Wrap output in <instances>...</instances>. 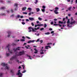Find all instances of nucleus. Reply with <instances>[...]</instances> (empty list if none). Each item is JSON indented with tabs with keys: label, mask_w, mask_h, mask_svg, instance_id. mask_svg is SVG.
I'll return each mask as SVG.
<instances>
[{
	"label": "nucleus",
	"mask_w": 77,
	"mask_h": 77,
	"mask_svg": "<svg viewBox=\"0 0 77 77\" xmlns=\"http://www.w3.org/2000/svg\"><path fill=\"white\" fill-rule=\"evenodd\" d=\"M1 65L2 66H5V69H7V70H9V67H8L7 65H8V64H5V63H2Z\"/></svg>",
	"instance_id": "1"
},
{
	"label": "nucleus",
	"mask_w": 77,
	"mask_h": 77,
	"mask_svg": "<svg viewBox=\"0 0 77 77\" xmlns=\"http://www.w3.org/2000/svg\"><path fill=\"white\" fill-rule=\"evenodd\" d=\"M30 29H32V32H36V31L35 30L34 28H32V27L30 26L28 28V29L29 30L28 31L29 32H32V30Z\"/></svg>",
	"instance_id": "2"
},
{
	"label": "nucleus",
	"mask_w": 77,
	"mask_h": 77,
	"mask_svg": "<svg viewBox=\"0 0 77 77\" xmlns=\"http://www.w3.org/2000/svg\"><path fill=\"white\" fill-rule=\"evenodd\" d=\"M55 10L54 11V13L55 14H59V12H57L58 11V10H59V8L58 7H56L55 8Z\"/></svg>",
	"instance_id": "3"
},
{
	"label": "nucleus",
	"mask_w": 77,
	"mask_h": 77,
	"mask_svg": "<svg viewBox=\"0 0 77 77\" xmlns=\"http://www.w3.org/2000/svg\"><path fill=\"white\" fill-rule=\"evenodd\" d=\"M67 24H69V23H70L69 24H75L76 23V21H69V19H68L67 22Z\"/></svg>",
	"instance_id": "4"
},
{
	"label": "nucleus",
	"mask_w": 77,
	"mask_h": 77,
	"mask_svg": "<svg viewBox=\"0 0 77 77\" xmlns=\"http://www.w3.org/2000/svg\"><path fill=\"white\" fill-rule=\"evenodd\" d=\"M18 73H17V75H18L19 76V77H22V75H23V74H22V73H21V72H20V70H19L18 71Z\"/></svg>",
	"instance_id": "5"
},
{
	"label": "nucleus",
	"mask_w": 77,
	"mask_h": 77,
	"mask_svg": "<svg viewBox=\"0 0 77 77\" xmlns=\"http://www.w3.org/2000/svg\"><path fill=\"white\" fill-rule=\"evenodd\" d=\"M24 54V51H23L22 52H19V54H18V56H22V55H23Z\"/></svg>",
	"instance_id": "6"
},
{
	"label": "nucleus",
	"mask_w": 77,
	"mask_h": 77,
	"mask_svg": "<svg viewBox=\"0 0 77 77\" xmlns=\"http://www.w3.org/2000/svg\"><path fill=\"white\" fill-rule=\"evenodd\" d=\"M11 47V46L9 45V44H8L7 46V48H8V51L11 54H12V51H10V50L9 49V47Z\"/></svg>",
	"instance_id": "7"
},
{
	"label": "nucleus",
	"mask_w": 77,
	"mask_h": 77,
	"mask_svg": "<svg viewBox=\"0 0 77 77\" xmlns=\"http://www.w3.org/2000/svg\"><path fill=\"white\" fill-rule=\"evenodd\" d=\"M17 48H16V49L15 48H14L13 49V50L14 51V52H16V51L17 50H20V47H18Z\"/></svg>",
	"instance_id": "8"
},
{
	"label": "nucleus",
	"mask_w": 77,
	"mask_h": 77,
	"mask_svg": "<svg viewBox=\"0 0 77 77\" xmlns=\"http://www.w3.org/2000/svg\"><path fill=\"white\" fill-rule=\"evenodd\" d=\"M59 24H65L66 23V21H64V22L61 21H59Z\"/></svg>",
	"instance_id": "9"
},
{
	"label": "nucleus",
	"mask_w": 77,
	"mask_h": 77,
	"mask_svg": "<svg viewBox=\"0 0 77 77\" xmlns=\"http://www.w3.org/2000/svg\"><path fill=\"white\" fill-rule=\"evenodd\" d=\"M34 42H35V40H30L28 42V44H30V43H31V42L33 43Z\"/></svg>",
	"instance_id": "10"
},
{
	"label": "nucleus",
	"mask_w": 77,
	"mask_h": 77,
	"mask_svg": "<svg viewBox=\"0 0 77 77\" xmlns=\"http://www.w3.org/2000/svg\"><path fill=\"white\" fill-rule=\"evenodd\" d=\"M8 35L7 36V37L8 38H9V37L11 35V32L10 31H8Z\"/></svg>",
	"instance_id": "11"
},
{
	"label": "nucleus",
	"mask_w": 77,
	"mask_h": 77,
	"mask_svg": "<svg viewBox=\"0 0 77 77\" xmlns=\"http://www.w3.org/2000/svg\"><path fill=\"white\" fill-rule=\"evenodd\" d=\"M16 55H15V56H14V57H12V58H11L10 59V60H13V59H16Z\"/></svg>",
	"instance_id": "12"
},
{
	"label": "nucleus",
	"mask_w": 77,
	"mask_h": 77,
	"mask_svg": "<svg viewBox=\"0 0 77 77\" xmlns=\"http://www.w3.org/2000/svg\"><path fill=\"white\" fill-rule=\"evenodd\" d=\"M29 20H30V21H33V20H34V18L33 17H29Z\"/></svg>",
	"instance_id": "13"
},
{
	"label": "nucleus",
	"mask_w": 77,
	"mask_h": 77,
	"mask_svg": "<svg viewBox=\"0 0 77 77\" xmlns=\"http://www.w3.org/2000/svg\"><path fill=\"white\" fill-rule=\"evenodd\" d=\"M34 50L35 51L34 52L35 54H36L37 53H38V50H37L36 48H35Z\"/></svg>",
	"instance_id": "14"
},
{
	"label": "nucleus",
	"mask_w": 77,
	"mask_h": 77,
	"mask_svg": "<svg viewBox=\"0 0 77 77\" xmlns=\"http://www.w3.org/2000/svg\"><path fill=\"white\" fill-rule=\"evenodd\" d=\"M6 9L5 7H2L1 8H0V9H2L3 10H4V9Z\"/></svg>",
	"instance_id": "15"
},
{
	"label": "nucleus",
	"mask_w": 77,
	"mask_h": 77,
	"mask_svg": "<svg viewBox=\"0 0 77 77\" xmlns=\"http://www.w3.org/2000/svg\"><path fill=\"white\" fill-rule=\"evenodd\" d=\"M26 9H27V8L26 7H23L22 8V10L23 11H25V10Z\"/></svg>",
	"instance_id": "16"
},
{
	"label": "nucleus",
	"mask_w": 77,
	"mask_h": 77,
	"mask_svg": "<svg viewBox=\"0 0 77 77\" xmlns=\"http://www.w3.org/2000/svg\"><path fill=\"white\" fill-rule=\"evenodd\" d=\"M6 55L7 57H8V56H9L10 54L9 53H6Z\"/></svg>",
	"instance_id": "17"
},
{
	"label": "nucleus",
	"mask_w": 77,
	"mask_h": 77,
	"mask_svg": "<svg viewBox=\"0 0 77 77\" xmlns=\"http://www.w3.org/2000/svg\"><path fill=\"white\" fill-rule=\"evenodd\" d=\"M36 12H39V11H40V9L39 8H36Z\"/></svg>",
	"instance_id": "18"
},
{
	"label": "nucleus",
	"mask_w": 77,
	"mask_h": 77,
	"mask_svg": "<svg viewBox=\"0 0 77 77\" xmlns=\"http://www.w3.org/2000/svg\"><path fill=\"white\" fill-rule=\"evenodd\" d=\"M71 8H72V7H70L68 8V11H71Z\"/></svg>",
	"instance_id": "19"
},
{
	"label": "nucleus",
	"mask_w": 77,
	"mask_h": 77,
	"mask_svg": "<svg viewBox=\"0 0 77 77\" xmlns=\"http://www.w3.org/2000/svg\"><path fill=\"white\" fill-rule=\"evenodd\" d=\"M48 46H45V48L47 50H48Z\"/></svg>",
	"instance_id": "20"
},
{
	"label": "nucleus",
	"mask_w": 77,
	"mask_h": 77,
	"mask_svg": "<svg viewBox=\"0 0 77 77\" xmlns=\"http://www.w3.org/2000/svg\"><path fill=\"white\" fill-rule=\"evenodd\" d=\"M27 56L28 57H29V58L30 59H31V60H32V58H31V56H29V55H27Z\"/></svg>",
	"instance_id": "21"
},
{
	"label": "nucleus",
	"mask_w": 77,
	"mask_h": 77,
	"mask_svg": "<svg viewBox=\"0 0 77 77\" xmlns=\"http://www.w3.org/2000/svg\"><path fill=\"white\" fill-rule=\"evenodd\" d=\"M39 28H40L39 27H38L37 28H35L34 29V30H37L38 29H39Z\"/></svg>",
	"instance_id": "22"
},
{
	"label": "nucleus",
	"mask_w": 77,
	"mask_h": 77,
	"mask_svg": "<svg viewBox=\"0 0 77 77\" xmlns=\"http://www.w3.org/2000/svg\"><path fill=\"white\" fill-rule=\"evenodd\" d=\"M43 26V25L42 24H37V26Z\"/></svg>",
	"instance_id": "23"
},
{
	"label": "nucleus",
	"mask_w": 77,
	"mask_h": 77,
	"mask_svg": "<svg viewBox=\"0 0 77 77\" xmlns=\"http://www.w3.org/2000/svg\"><path fill=\"white\" fill-rule=\"evenodd\" d=\"M50 33L49 32H47L45 33V35H50Z\"/></svg>",
	"instance_id": "24"
},
{
	"label": "nucleus",
	"mask_w": 77,
	"mask_h": 77,
	"mask_svg": "<svg viewBox=\"0 0 77 77\" xmlns=\"http://www.w3.org/2000/svg\"><path fill=\"white\" fill-rule=\"evenodd\" d=\"M11 45H12L13 46H15V45H16V44L14 43H13L11 44Z\"/></svg>",
	"instance_id": "25"
},
{
	"label": "nucleus",
	"mask_w": 77,
	"mask_h": 77,
	"mask_svg": "<svg viewBox=\"0 0 77 77\" xmlns=\"http://www.w3.org/2000/svg\"><path fill=\"white\" fill-rule=\"evenodd\" d=\"M38 19L40 21H41V20H42V18H41V17H38Z\"/></svg>",
	"instance_id": "26"
},
{
	"label": "nucleus",
	"mask_w": 77,
	"mask_h": 77,
	"mask_svg": "<svg viewBox=\"0 0 77 77\" xmlns=\"http://www.w3.org/2000/svg\"><path fill=\"white\" fill-rule=\"evenodd\" d=\"M42 11L43 12H45V9H41Z\"/></svg>",
	"instance_id": "27"
},
{
	"label": "nucleus",
	"mask_w": 77,
	"mask_h": 77,
	"mask_svg": "<svg viewBox=\"0 0 77 77\" xmlns=\"http://www.w3.org/2000/svg\"><path fill=\"white\" fill-rule=\"evenodd\" d=\"M14 6H16V7H18V4H15L14 5Z\"/></svg>",
	"instance_id": "28"
},
{
	"label": "nucleus",
	"mask_w": 77,
	"mask_h": 77,
	"mask_svg": "<svg viewBox=\"0 0 77 77\" xmlns=\"http://www.w3.org/2000/svg\"><path fill=\"white\" fill-rule=\"evenodd\" d=\"M71 21H74V19H73V18L72 17L71 18Z\"/></svg>",
	"instance_id": "29"
},
{
	"label": "nucleus",
	"mask_w": 77,
	"mask_h": 77,
	"mask_svg": "<svg viewBox=\"0 0 77 77\" xmlns=\"http://www.w3.org/2000/svg\"><path fill=\"white\" fill-rule=\"evenodd\" d=\"M20 41L22 42L25 41V40L24 39H21Z\"/></svg>",
	"instance_id": "30"
},
{
	"label": "nucleus",
	"mask_w": 77,
	"mask_h": 77,
	"mask_svg": "<svg viewBox=\"0 0 77 77\" xmlns=\"http://www.w3.org/2000/svg\"><path fill=\"white\" fill-rule=\"evenodd\" d=\"M23 14H25V15H27V13L26 12H23Z\"/></svg>",
	"instance_id": "31"
},
{
	"label": "nucleus",
	"mask_w": 77,
	"mask_h": 77,
	"mask_svg": "<svg viewBox=\"0 0 77 77\" xmlns=\"http://www.w3.org/2000/svg\"><path fill=\"white\" fill-rule=\"evenodd\" d=\"M26 38H27V39H31V38L28 37V36H26Z\"/></svg>",
	"instance_id": "32"
},
{
	"label": "nucleus",
	"mask_w": 77,
	"mask_h": 77,
	"mask_svg": "<svg viewBox=\"0 0 77 77\" xmlns=\"http://www.w3.org/2000/svg\"><path fill=\"white\" fill-rule=\"evenodd\" d=\"M44 28H42L40 29V30L41 31H42V30H44Z\"/></svg>",
	"instance_id": "33"
},
{
	"label": "nucleus",
	"mask_w": 77,
	"mask_h": 77,
	"mask_svg": "<svg viewBox=\"0 0 77 77\" xmlns=\"http://www.w3.org/2000/svg\"><path fill=\"white\" fill-rule=\"evenodd\" d=\"M47 26V24H46V23L45 24H44L45 28V27H46Z\"/></svg>",
	"instance_id": "34"
},
{
	"label": "nucleus",
	"mask_w": 77,
	"mask_h": 77,
	"mask_svg": "<svg viewBox=\"0 0 77 77\" xmlns=\"http://www.w3.org/2000/svg\"><path fill=\"white\" fill-rule=\"evenodd\" d=\"M42 8H43V9H45V6L44 5V6H42Z\"/></svg>",
	"instance_id": "35"
},
{
	"label": "nucleus",
	"mask_w": 77,
	"mask_h": 77,
	"mask_svg": "<svg viewBox=\"0 0 77 77\" xmlns=\"http://www.w3.org/2000/svg\"><path fill=\"white\" fill-rule=\"evenodd\" d=\"M14 16V14H12V15L10 16V17H13Z\"/></svg>",
	"instance_id": "36"
},
{
	"label": "nucleus",
	"mask_w": 77,
	"mask_h": 77,
	"mask_svg": "<svg viewBox=\"0 0 77 77\" xmlns=\"http://www.w3.org/2000/svg\"><path fill=\"white\" fill-rule=\"evenodd\" d=\"M40 44H42V43L43 42V40H40Z\"/></svg>",
	"instance_id": "37"
},
{
	"label": "nucleus",
	"mask_w": 77,
	"mask_h": 77,
	"mask_svg": "<svg viewBox=\"0 0 77 77\" xmlns=\"http://www.w3.org/2000/svg\"><path fill=\"white\" fill-rule=\"evenodd\" d=\"M3 75V74L0 73V77H2V75Z\"/></svg>",
	"instance_id": "38"
},
{
	"label": "nucleus",
	"mask_w": 77,
	"mask_h": 77,
	"mask_svg": "<svg viewBox=\"0 0 77 77\" xmlns=\"http://www.w3.org/2000/svg\"><path fill=\"white\" fill-rule=\"evenodd\" d=\"M17 53H18V51H17V52L16 53H15V56H16V57L18 56V55H17Z\"/></svg>",
	"instance_id": "39"
},
{
	"label": "nucleus",
	"mask_w": 77,
	"mask_h": 77,
	"mask_svg": "<svg viewBox=\"0 0 77 77\" xmlns=\"http://www.w3.org/2000/svg\"><path fill=\"white\" fill-rule=\"evenodd\" d=\"M38 2V0H35V4H37V2Z\"/></svg>",
	"instance_id": "40"
},
{
	"label": "nucleus",
	"mask_w": 77,
	"mask_h": 77,
	"mask_svg": "<svg viewBox=\"0 0 77 77\" xmlns=\"http://www.w3.org/2000/svg\"><path fill=\"white\" fill-rule=\"evenodd\" d=\"M54 31H53L51 32V34H53V33H54Z\"/></svg>",
	"instance_id": "41"
},
{
	"label": "nucleus",
	"mask_w": 77,
	"mask_h": 77,
	"mask_svg": "<svg viewBox=\"0 0 77 77\" xmlns=\"http://www.w3.org/2000/svg\"><path fill=\"white\" fill-rule=\"evenodd\" d=\"M28 10H29V11H31V10H32V8H28Z\"/></svg>",
	"instance_id": "42"
},
{
	"label": "nucleus",
	"mask_w": 77,
	"mask_h": 77,
	"mask_svg": "<svg viewBox=\"0 0 77 77\" xmlns=\"http://www.w3.org/2000/svg\"><path fill=\"white\" fill-rule=\"evenodd\" d=\"M49 30L50 31H51L53 30V29H52V28H50L49 29Z\"/></svg>",
	"instance_id": "43"
},
{
	"label": "nucleus",
	"mask_w": 77,
	"mask_h": 77,
	"mask_svg": "<svg viewBox=\"0 0 77 77\" xmlns=\"http://www.w3.org/2000/svg\"><path fill=\"white\" fill-rule=\"evenodd\" d=\"M22 24H23V25H24V24H26V23H25L24 22H22Z\"/></svg>",
	"instance_id": "44"
},
{
	"label": "nucleus",
	"mask_w": 77,
	"mask_h": 77,
	"mask_svg": "<svg viewBox=\"0 0 77 77\" xmlns=\"http://www.w3.org/2000/svg\"><path fill=\"white\" fill-rule=\"evenodd\" d=\"M11 13H13V12H14V11L12 9L11 10Z\"/></svg>",
	"instance_id": "45"
},
{
	"label": "nucleus",
	"mask_w": 77,
	"mask_h": 77,
	"mask_svg": "<svg viewBox=\"0 0 77 77\" xmlns=\"http://www.w3.org/2000/svg\"><path fill=\"white\" fill-rule=\"evenodd\" d=\"M31 25L32 26H34V24L33 23H31Z\"/></svg>",
	"instance_id": "46"
},
{
	"label": "nucleus",
	"mask_w": 77,
	"mask_h": 77,
	"mask_svg": "<svg viewBox=\"0 0 77 77\" xmlns=\"http://www.w3.org/2000/svg\"><path fill=\"white\" fill-rule=\"evenodd\" d=\"M39 38L37 39V41H36V42H39Z\"/></svg>",
	"instance_id": "47"
},
{
	"label": "nucleus",
	"mask_w": 77,
	"mask_h": 77,
	"mask_svg": "<svg viewBox=\"0 0 77 77\" xmlns=\"http://www.w3.org/2000/svg\"><path fill=\"white\" fill-rule=\"evenodd\" d=\"M40 54H44V52H40Z\"/></svg>",
	"instance_id": "48"
},
{
	"label": "nucleus",
	"mask_w": 77,
	"mask_h": 77,
	"mask_svg": "<svg viewBox=\"0 0 77 77\" xmlns=\"http://www.w3.org/2000/svg\"><path fill=\"white\" fill-rule=\"evenodd\" d=\"M26 21L28 22V21H29V19H26Z\"/></svg>",
	"instance_id": "49"
},
{
	"label": "nucleus",
	"mask_w": 77,
	"mask_h": 77,
	"mask_svg": "<svg viewBox=\"0 0 77 77\" xmlns=\"http://www.w3.org/2000/svg\"><path fill=\"white\" fill-rule=\"evenodd\" d=\"M1 15H5V14L2 13L1 14Z\"/></svg>",
	"instance_id": "50"
},
{
	"label": "nucleus",
	"mask_w": 77,
	"mask_h": 77,
	"mask_svg": "<svg viewBox=\"0 0 77 77\" xmlns=\"http://www.w3.org/2000/svg\"><path fill=\"white\" fill-rule=\"evenodd\" d=\"M59 24H54V26H58Z\"/></svg>",
	"instance_id": "51"
},
{
	"label": "nucleus",
	"mask_w": 77,
	"mask_h": 77,
	"mask_svg": "<svg viewBox=\"0 0 77 77\" xmlns=\"http://www.w3.org/2000/svg\"><path fill=\"white\" fill-rule=\"evenodd\" d=\"M26 70H24L22 72V73H24V72H26Z\"/></svg>",
	"instance_id": "52"
},
{
	"label": "nucleus",
	"mask_w": 77,
	"mask_h": 77,
	"mask_svg": "<svg viewBox=\"0 0 77 77\" xmlns=\"http://www.w3.org/2000/svg\"><path fill=\"white\" fill-rule=\"evenodd\" d=\"M65 18H63V21H65Z\"/></svg>",
	"instance_id": "53"
},
{
	"label": "nucleus",
	"mask_w": 77,
	"mask_h": 77,
	"mask_svg": "<svg viewBox=\"0 0 77 77\" xmlns=\"http://www.w3.org/2000/svg\"><path fill=\"white\" fill-rule=\"evenodd\" d=\"M28 15L29 16L31 15V12H30L28 14Z\"/></svg>",
	"instance_id": "54"
},
{
	"label": "nucleus",
	"mask_w": 77,
	"mask_h": 77,
	"mask_svg": "<svg viewBox=\"0 0 77 77\" xmlns=\"http://www.w3.org/2000/svg\"><path fill=\"white\" fill-rule=\"evenodd\" d=\"M20 15H18L17 18H20Z\"/></svg>",
	"instance_id": "55"
},
{
	"label": "nucleus",
	"mask_w": 77,
	"mask_h": 77,
	"mask_svg": "<svg viewBox=\"0 0 77 77\" xmlns=\"http://www.w3.org/2000/svg\"><path fill=\"white\" fill-rule=\"evenodd\" d=\"M6 11L8 13H9V10H7Z\"/></svg>",
	"instance_id": "56"
},
{
	"label": "nucleus",
	"mask_w": 77,
	"mask_h": 77,
	"mask_svg": "<svg viewBox=\"0 0 77 77\" xmlns=\"http://www.w3.org/2000/svg\"><path fill=\"white\" fill-rule=\"evenodd\" d=\"M14 10L15 11H17V10H18V8H16L14 9Z\"/></svg>",
	"instance_id": "57"
},
{
	"label": "nucleus",
	"mask_w": 77,
	"mask_h": 77,
	"mask_svg": "<svg viewBox=\"0 0 77 77\" xmlns=\"http://www.w3.org/2000/svg\"><path fill=\"white\" fill-rule=\"evenodd\" d=\"M51 24L52 25H53V24H54L53 22H51Z\"/></svg>",
	"instance_id": "58"
},
{
	"label": "nucleus",
	"mask_w": 77,
	"mask_h": 77,
	"mask_svg": "<svg viewBox=\"0 0 77 77\" xmlns=\"http://www.w3.org/2000/svg\"><path fill=\"white\" fill-rule=\"evenodd\" d=\"M25 47L26 48V49H29V48L27 47V46H25Z\"/></svg>",
	"instance_id": "59"
},
{
	"label": "nucleus",
	"mask_w": 77,
	"mask_h": 77,
	"mask_svg": "<svg viewBox=\"0 0 77 77\" xmlns=\"http://www.w3.org/2000/svg\"><path fill=\"white\" fill-rule=\"evenodd\" d=\"M41 51H42V52H43V51H44V49H41Z\"/></svg>",
	"instance_id": "60"
},
{
	"label": "nucleus",
	"mask_w": 77,
	"mask_h": 77,
	"mask_svg": "<svg viewBox=\"0 0 77 77\" xmlns=\"http://www.w3.org/2000/svg\"><path fill=\"white\" fill-rule=\"evenodd\" d=\"M39 21L37 20V21H36V23H37V24H39Z\"/></svg>",
	"instance_id": "61"
},
{
	"label": "nucleus",
	"mask_w": 77,
	"mask_h": 77,
	"mask_svg": "<svg viewBox=\"0 0 77 77\" xmlns=\"http://www.w3.org/2000/svg\"><path fill=\"white\" fill-rule=\"evenodd\" d=\"M65 26H66V25H63V27H65Z\"/></svg>",
	"instance_id": "62"
},
{
	"label": "nucleus",
	"mask_w": 77,
	"mask_h": 77,
	"mask_svg": "<svg viewBox=\"0 0 77 77\" xmlns=\"http://www.w3.org/2000/svg\"><path fill=\"white\" fill-rule=\"evenodd\" d=\"M20 17L21 18H23V16H22Z\"/></svg>",
	"instance_id": "63"
},
{
	"label": "nucleus",
	"mask_w": 77,
	"mask_h": 77,
	"mask_svg": "<svg viewBox=\"0 0 77 77\" xmlns=\"http://www.w3.org/2000/svg\"><path fill=\"white\" fill-rule=\"evenodd\" d=\"M54 21H57V19H54Z\"/></svg>",
	"instance_id": "64"
}]
</instances>
